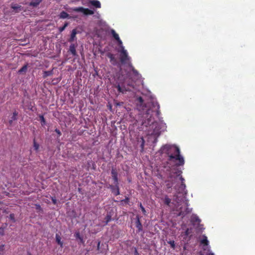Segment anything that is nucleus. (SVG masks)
I'll return each instance as SVG.
<instances>
[{"mask_svg": "<svg viewBox=\"0 0 255 255\" xmlns=\"http://www.w3.org/2000/svg\"><path fill=\"white\" fill-rule=\"evenodd\" d=\"M162 152L165 153L168 157V161L170 163H175V167L171 169V171L169 177L172 178L173 174L176 176H179L182 173V171L177 168V167L183 166L184 164V159L180 155L179 148L176 146L165 145L162 147Z\"/></svg>", "mask_w": 255, "mask_h": 255, "instance_id": "nucleus-1", "label": "nucleus"}, {"mask_svg": "<svg viewBox=\"0 0 255 255\" xmlns=\"http://www.w3.org/2000/svg\"><path fill=\"white\" fill-rule=\"evenodd\" d=\"M151 106L152 107V109H148L146 112V115H147L146 118H147V124L148 125H150L154 123V119L152 117V113L156 112L157 115L159 114V105L156 102L152 103Z\"/></svg>", "mask_w": 255, "mask_h": 255, "instance_id": "nucleus-2", "label": "nucleus"}, {"mask_svg": "<svg viewBox=\"0 0 255 255\" xmlns=\"http://www.w3.org/2000/svg\"><path fill=\"white\" fill-rule=\"evenodd\" d=\"M120 59L122 64H126L129 60V57L128 56L127 51L125 50L123 47L122 49L120 51Z\"/></svg>", "mask_w": 255, "mask_h": 255, "instance_id": "nucleus-3", "label": "nucleus"}, {"mask_svg": "<svg viewBox=\"0 0 255 255\" xmlns=\"http://www.w3.org/2000/svg\"><path fill=\"white\" fill-rule=\"evenodd\" d=\"M119 184V183H117L115 184V185H109V188L115 196H118L120 194Z\"/></svg>", "mask_w": 255, "mask_h": 255, "instance_id": "nucleus-4", "label": "nucleus"}, {"mask_svg": "<svg viewBox=\"0 0 255 255\" xmlns=\"http://www.w3.org/2000/svg\"><path fill=\"white\" fill-rule=\"evenodd\" d=\"M111 175L113 178V180H114V184L119 183L118 182V173L117 171L116 168H112L111 170Z\"/></svg>", "mask_w": 255, "mask_h": 255, "instance_id": "nucleus-5", "label": "nucleus"}, {"mask_svg": "<svg viewBox=\"0 0 255 255\" xmlns=\"http://www.w3.org/2000/svg\"><path fill=\"white\" fill-rule=\"evenodd\" d=\"M77 46V44L72 43V44H71V45H70V47H69V51H70L71 53V54L73 55V56H78L76 50V48Z\"/></svg>", "mask_w": 255, "mask_h": 255, "instance_id": "nucleus-6", "label": "nucleus"}, {"mask_svg": "<svg viewBox=\"0 0 255 255\" xmlns=\"http://www.w3.org/2000/svg\"><path fill=\"white\" fill-rule=\"evenodd\" d=\"M135 226L137 229V232H140L142 231V225L140 221V219L138 216L136 217Z\"/></svg>", "mask_w": 255, "mask_h": 255, "instance_id": "nucleus-7", "label": "nucleus"}, {"mask_svg": "<svg viewBox=\"0 0 255 255\" xmlns=\"http://www.w3.org/2000/svg\"><path fill=\"white\" fill-rule=\"evenodd\" d=\"M11 8L13 9L15 12H19L21 10H22V7L21 5L12 3L11 4Z\"/></svg>", "mask_w": 255, "mask_h": 255, "instance_id": "nucleus-8", "label": "nucleus"}, {"mask_svg": "<svg viewBox=\"0 0 255 255\" xmlns=\"http://www.w3.org/2000/svg\"><path fill=\"white\" fill-rule=\"evenodd\" d=\"M107 57L110 59V62L113 65H116L117 64V61L113 54L108 53L107 54Z\"/></svg>", "mask_w": 255, "mask_h": 255, "instance_id": "nucleus-9", "label": "nucleus"}, {"mask_svg": "<svg viewBox=\"0 0 255 255\" xmlns=\"http://www.w3.org/2000/svg\"><path fill=\"white\" fill-rule=\"evenodd\" d=\"M18 112L16 111L13 112L12 116L10 119L8 121L9 126H11L13 124V121H16L17 119Z\"/></svg>", "mask_w": 255, "mask_h": 255, "instance_id": "nucleus-10", "label": "nucleus"}, {"mask_svg": "<svg viewBox=\"0 0 255 255\" xmlns=\"http://www.w3.org/2000/svg\"><path fill=\"white\" fill-rule=\"evenodd\" d=\"M77 33V31L76 29H73L72 30L70 37L68 40L69 42H72L75 40V39H76V35Z\"/></svg>", "mask_w": 255, "mask_h": 255, "instance_id": "nucleus-11", "label": "nucleus"}, {"mask_svg": "<svg viewBox=\"0 0 255 255\" xmlns=\"http://www.w3.org/2000/svg\"><path fill=\"white\" fill-rule=\"evenodd\" d=\"M112 34L113 35V36L114 37V38L117 40L118 43L119 45H122V40L120 39V37H119V36L118 35V34H117L115 31L114 30H112Z\"/></svg>", "mask_w": 255, "mask_h": 255, "instance_id": "nucleus-12", "label": "nucleus"}, {"mask_svg": "<svg viewBox=\"0 0 255 255\" xmlns=\"http://www.w3.org/2000/svg\"><path fill=\"white\" fill-rule=\"evenodd\" d=\"M115 87L118 89V92L120 93H124L125 92L128 91L125 86H123V85L121 86L120 84L116 85Z\"/></svg>", "mask_w": 255, "mask_h": 255, "instance_id": "nucleus-13", "label": "nucleus"}, {"mask_svg": "<svg viewBox=\"0 0 255 255\" xmlns=\"http://www.w3.org/2000/svg\"><path fill=\"white\" fill-rule=\"evenodd\" d=\"M90 3L92 5L95 6L96 8H100L101 7V3L99 0H90Z\"/></svg>", "mask_w": 255, "mask_h": 255, "instance_id": "nucleus-14", "label": "nucleus"}, {"mask_svg": "<svg viewBox=\"0 0 255 255\" xmlns=\"http://www.w3.org/2000/svg\"><path fill=\"white\" fill-rule=\"evenodd\" d=\"M59 17L60 18L64 19V18H69L70 17V16H69V14L68 13H67L66 11H62L60 13V14L59 15Z\"/></svg>", "mask_w": 255, "mask_h": 255, "instance_id": "nucleus-15", "label": "nucleus"}, {"mask_svg": "<svg viewBox=\"0 0 255 255\" xmlns=\"http://www.w3.org/2000/svg\"><path fill=\"white\" fill-rule=\"evenodd\" d=\"M112 220V215L110 213H108L105 218V225H107Z\"/></svg>", "mask_w": 255, "mask_h": 255, "instance_id": "nucleus-16", "label": "nucleus"}, {"mask_svg": "<svg viewBox=\"0 0 255 255\" xmlns=\"http://www.w3.org/2000/svg\"><path fill=\"white\" fill-rule=\"evenodd\" d=\"M201 244L204 246L207 247L209 244V241H208L207 237L206 236H203L202 239L201 240Z\"/></svg>", "mask_w": 255, "mask_h": 255, "instance_id": "nucleus-17", "label": "nucleus"}, {"mask_svg": "<svg viewBox=\"0 0 255 255\" xmlns=\"http://www.w3.org/2000/svg\"><path fill=\"white\" fill-rule=\"evenodd\" d=\"M53 74V69L50 71H45L43 72V78H45L48 76L52 75Z\"/></svg>", "mask_w": 255, "mask_h": 255, "instance_id": "nucleus-18", "label": "nucleus"}, {"mask_svg": "<svg viewBox=\"0 0 255 255\" xmlns=\"http://www.w3.org/2000/svg\"><path fill=\"white\" fill-rule=\"evenodd\" d=\"M42 0H31V1L30 2V5L37 6Z\"/></svg>", "mask_w": 255, "mask_h": 255, "instance_id": "nucleus-19", "label": "nucleus"}, {"mask_svg": "<svg viewBox=\"0 0 255 255\" xmlns=\"http://www.w3.org/2000/svg\"><path fill=\"white\" fill-rule=\"evenodd\" d=\"M56 241L57 244L60 245L61 247L63 246V242L61 241V238L60 236L58 234H56Z\"/></svg>", "mask_w": 255, "mask_h": 255, "instance_id": "nucleus-20", "label": "nucleus"}, {"mask_svg": "<svg viewBox=\"0 0 255 255\" xmlns=\"http://www.w3.org/2000/svg\"><path fill=\"white\" fill-rule=\"evenodd\" d=\"M171 199L168 197L167 195H165L163 200L164 203L166 205L169 206L171 203Z\"/></svg>", "mask_w": 255, "mask_h": 255, "instance_id": "nucleus-21", "label": "nucleus"}, {"mask_svg": "<svg viewBox=\"0 0 255 255\" xmlns=\"http://www.w3.org/2000/svg\"><path fill=\"white\" fill-rule=\"evenodd\" d=\"M190 212V211H189V209L187 207V208H186L185 211H179V212L178 215H179V216H185L186 214H187L188 213H189Z\"/></svg>", "mask_w": 255, "mask_h": 255, "instance_id": "nucleus-22", "label": "nucleus"}, {"mask_svg": "<svg viewBox=\"0 0 255 255\" xmlns=\"http://www.w3.org/2000/svg\"><path fill=\"white\" fill-rule=\"evenodd\" d=\"M27 70V65H25L22 66L18 71V73L21 74L25 73Z\"/></svg>", "mask_w": 255, "mask_h": 255, "instance_id": "nucleus-23", "label": "nucleus"}, {"mask_svg": "<svg viewBox=\"0 0 255 255\" xmlns=\"http://www.w3.org/2000/svg\"><path fill=\"white\" fill-rule=\"evenodd\" d=\"M75 237L76 239H79L81 243H84L83 238L81 236L79 232H76L75 234Z\"/></svg>", "mask_w": 255, "mask_h": 255, "instance_id": "nucleus-24", "label": "nucleus"}, {"mask_svg": "<svg viewBox=\"0 0 255 255\" xmlns=\"http://www.w3.org/2000/svg\"><path fill=\"white\" fill-rule=\"evenodd\" d=\"M84 13L85 14L88 15H92L94 13V11L91 9H89L88 8H85V11L84 12Z\"/></svg>", "mask_w": 255, "mask_h": 255, "instance_id": "nucleus-25", "label": "nucleus"}, {"mask_svg": "<svg viewBox=\"0 0 255 255\" xmlns=\"http://www.w3.org/2000/svg\"><path fill=\"white\" fill-rule=\"evenodd\" d=\"M33 147L34 148V150L36 151H37L39 147V145L38 143L36 142L35 138H34L33 139Z\"/></svg>", "mask_w": 255, "mask_h": 255, "instance_id": "nucleus-26", "label": "nucleus"}, {"mask_svg": "<svg viewBox=\"0 0 255 255\" xmlns=\"http://www.w3.org/2000/svg\"><path fill=\"white\" fill-rule=\"evenodd\" d=\"M74 10L76 12H82L84 13V12L85 11V8H84L83 7H76L75 9H74Z\"/></svg>", "mask_w": 255, "mask_h": 255, "instance_id": "nucleus-27", "label": "nucleus"}, {"mask_svg": "<svg viewBox=\"0 0 255 255\" xmlns=\"http://www.w3.org/2000/svg\"><path fill=\"white\" fill-rule=\"evenodd\" d=\"M68 23L67 22H66L63 26L59 27L58 30L59 32L61 33L63 31H64L66 27L68 26Z\"/></svg>", "mask_w": 255, "mask_h": 255, "instance_id": "nucleus-28", "label": "nucleus"}, {"mask_svg": "<svg viewBox=\"0 0 255 255\" xmlns=\"http://www.w3.org/2000/svg\"><path fill=\"white\" fill-rule=\"evenodd\" d=\"M39 119H40L41 125L42 126L44 125L45 124L46 121H45L44 116L43 115H40Z\"/></svg>", "mask_w": 255, "mask_h": 255, "instance_id": "nucleus-29", "label": "nucleus"}, {"mask_svg": "<svg viewBox=\"0 0 255 255\" xmlns=\"http://www.w3.org/2000/svg\"><path fill=\"white\" fill-rule=\"evenodd\" d=\"M140 139H141V145H140L141 151H142L143 150V149H144L145 141H144V139L143 137H141L140 138Z\"/></svg>", "mask_w": 255, "mask_h": 255, "instance_id": "nucleus-30", "label": "nucleus"}, {"mask_svg": "<svg viewBox=\"0 0 255 255\" xmlns=\"http://www.w3.org/2000/svg\"><path fill=\"white\" fill-rule=\"evenodd\" d=\"M168 244L170 245L171 248L174 249L175 248V244L174 241H169L167 242Z\"/></svg>", "mask_w": 255, "mask_h": 255, "instance_id": "nucleus-31", "label": "nucleus"}, {"mask_svg": "<svg viewBox=\"0 0 255 255\" xmlns=\"http://www.w3.org/2000/svg\"><path fill=\"white\" fill-rule=\"evenodd\" d=\"M139 207L141 209L143 214L145 215L146 214V211H145L144 208L143 207V206H142L141 203H139Z\"/></svg>", "mask_w": 255, "mask_h": 255, "instance_id": "nucleus-32", "label": "nucleus"}, {"mask_svg": "<svg viewBox=\"0 0 255 255\" xmlns=\"http://www.w3.org/2000/svg\"><path fill=\"white\" fill-rule=\"evenodd\" d=\"M9 219L12 220L13 222H15L14 215L13 214H10L9 215Z\"/></svg>", "mask_w": 255, "mask_h": 255, "instance_id": "nucleus-33", "label": "nucleus"}, {"mask_svg": "<svg viewBox=\"0 0 255 255\" xmlns=\"http://www.w3.org/2000/svg\"><path fill=\"white\" fill-rule=\"evenodd\" d=\"M4 228H2V227H0V236H3L4 235Z\"/></svg>", "mask_w": 255, "mask_h": 255, "instance_id": "nucleus-34", "label": "nucleus"}, {"mask_svg": "<svg viewBox=\"0 0 255 255\" xmlns=\"http://www.w3.org/2000/svg\"><path fill=\"white\" fill-rule=\"evenodd\" d=\"M35 208H36V209L37 210L42 211V209L41 206L39 205H38V204H36L35 205Z\"/></svg>", "mask_w": 255, "mask_h": 255, "instance_id": "nucleus-35", "label": "nucleus"}, {"mask_svg": "<svg viewBox=\"0 0 255 255\" xmlns=\"http://www.w3.org/2000/svg\"><path fill=\"white\" fill-rule=\"evenodd\" d=\"M132 71L135 75H137L138 74V71L136 70H135L133 67H132Z\"/></svg>", "mask_w": 255, "mask_h": 255, "instance_id": "nucleus-36", "label": "nucleus"}, {"mask_svg": "<svg viewBox=\"0 0 255 255\" xmlns=\"http://www.w3.org/2000/svg\"><path fill=\"white\" fill-rule=\"evenodd\" d=\"M193 220L195 222H199L200 221V220L199 219V218L197 216L195 217L194 218H193Z\"/></svg>", "mask_w": 255, "mask_h": 255, "instance_id": "nucleus-37", "label": "nucleus"}, {"mask_svg": "<svg viewBox=\"0 0 255 255\" xmlns=\"http://www.w3.org/2000/svg\"><path fill=\"white\" fill-rule=\"evenodd\" d=\"M55 132H56V133H57L59 136H60V135H61V131H60V130H59V129H57V128H56V129H55Z\"/></svg>", "mask_w": 255, "mask_h": 255, "instance_id": "nucleus-38", "label": "nucleus"}, {"mask_svg": "<svg viewBox=\"0 0 255 255\" xmlns=\"http://www.w3.org/2000/svg\"><path fill=\"white\" fill-rule=\"evenodd\" d=\"M4 250V245H0V252H2Z\"/></svg>", "mask_w": 255, "mask_h": 255, "instance_id": "nucleus-39", "label": "nucleus"}, {"mask_svg": "<svg viewBox=\"0 0 255 255\" xmlns=\"http://www.w3.org/2000/svg\"><path fill=\"white\" fill-rule=\"evenodd\" d=\"M181 186L182 188H183L184 189L185 188L186 185H185V184L184 183V182H182V183H181Z\"/></svg>", "mask_w": 255, "mask_h": 255, "instance_id": "nucleus-40", "label": "nucleus"}, {"mask_svg": "<svg viewBox=\"0 0 255 255\" xmlns=\"http://www.w3.org/2000/svg\"><path fill=\"white\" fill-rule=\"evenodd\" d=\"M52 202L54 204H56V200L55 198H52Z\"/></svg>", "mask_w": 255, "mask_h": 255, "instance_id": "nucleus-41", "label": "nucleus"}, {"mask_svg": "<svg viewBox=\"0 0 255 255\" xmlns=\"http://www.w3.org/2000/svg\"><path fill=\"white\" fill-rule=\"evenodd\" d=\"M185 235H186V236H188V235L189 234V229H187L186 230V231H185Z\"/></svg>", "mask_w": 255, "mask_h": 255, "instance_id": "nucleus-42", "label": "nucleus"}, {"mask_svg": "<svg viewBox=\"0 0 255 255\" xmlns=\"http://www.w3.org/2000/svg\"><path fill=\"white\" fill-rule=\"evenodd\" d=\"M101 242L99 241L97 245V250H99L100 249V246Z\"/></svg>", "mask_w": 255, "mask_h": 255, "instance_id": "nucleus-43", "label": "nucleus"}, {"mask_svg": "<svg viewBox=\"0 0 255 255\" xmlns=\"http://www.w3.org/2000/svg\"><path fill=\"white\" fill-rule=\"evenodd\" d=\"M180 180H181V183H182V182H184V179L183 178L182 176H180Z\"/></svg>", "mask_w": 255, "mask_h": 255, "instance_id": "nucleus-44", "label": "nucleus"}, {"mask_svg": "<svg viewBox=\"0 0 255 255\" xmlns=\"http://www.w3.org/2000/svg\"><path fill=\"white\" fill-rule=\"evenodd\" d=\"M166 186L167 188H171V186H172V184H170V183H167L166 184Z\"/></svg>", "mask_w": 255, "mask_h": 255, "instance_id": "nucleus-45", "label": "nucleus"}, {"mask_svg": "<svg viewBox=\"0 0 255 255\" xmlns=\"http://www.w3.org/2000/svg\"><path fill=\"white\" fill-rule=\"evenodd\" d=\"M138 100L141 103L143 102V99H142V98L141 97H139Z\"/></svg>", "mask_w": 255, "mask_h": 255, "instance_id": "nucleus-46", "label": "nucleus"}, {"mask_svg": "<svg viewBox=\"0 0 255 255\" xmlns=\"http://www.w3.org/2000/svg\"><path fill=\"white\" fill-rule=\"evenodd\" d=\"M128 201H129V198L128 197L126 198V199H125V202H128Z\"/></svg>", "mask_w": 255, "mask_h": 255, "instance_id": "nucleus-47", "label": "nucleus"}, {"mask_svg": "<svg viewBox=\"0 0 255 255\" xmlns=\"http://www.w3.org/2000/svg\"><path fill=\"white\" fill-rule=\"evenodd\" d=\"M208 255H214V253L210 252L209 253V254Z\"/></svg>", "mask_w": 255, "mask_h": 255, "instance_id": "nucleus-48", "label": "nucleus"}, {"mask_svg": "<svg viewBox=\"0 0 255 255\" xmlns=\"http://www.w3.org/2000/svg\"><path fill=\"white\" fill-rule=\"evenodd\" d=\"M28 255H32L29 252L27 253Z\"/></svg>", "mask_w": 255, "mask_h": 255, "instance_id": "nucleus-49", "label": "nucleus"}, {"mask_svg": "<svg viewBox=\"0 0 255 255\" xmlns=\"http://www.w3.org/2000/svg\"><path fill=\"white\" fill-rule=\"evenodd\" d=\"M200 255H204L202 254V253H200Z\"/></svg>", "mask_w": 255, "mask_h": 255, "instance_id": "nucleus-50", "label": "nucleus"}]
</instances>
